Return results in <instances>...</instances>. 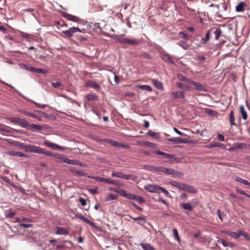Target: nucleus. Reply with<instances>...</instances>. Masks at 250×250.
Segmentation results:
<instances>
[{
	"label": "nucleus",
	"instance_id": "1",
	"mask_svg": "<svg viewBox=\"0 0 250 250\" xmlns=\"http://www.w3.org/2000/svg\"><path fill=\"white\" fill-rule=\"evenodd\" d=\"M157 173H163L165 175H171L173 176H182L183 174L175 171L174 169L166 168L164 167H155V172Z\"/></svg>",
	"mask_w": 250,
	"mask_h": 250
},
{
	"label": "nucleus",
	"instance_id": "2",
	"mask_svg": "<svg viewBox=\"0 0 250 250\" xmlns=\"http://www.w3.org/2000/svg\"><path fill=\"white\" fill-rule=\"evenodd\" d=\"M28 148L29 152L36 153L40 154H44L47 156L54 157L55 153H52L50 151H45L44 149L37 146H28Z\"/></svg>",
	"mask_w": 250,
	"mask_h": 250
},
{
	"label": "nucleus",
	"instance_id": "3",
	"mask_svg": "<svg viewBox=\"0 0 250 250\" xmlns=\"http://www.w3.org/2000/svg\"><path fill=\"white\" fill-rule=\"evenodd\" d=\"M154 152L157 155L163 156L164 157L168 159L170 162L172 163L177 160V158L173 154L165 153L159 150H156Z\"/></svg>",
	"mask_w": 250,
	"mask_h": 250
},
{
	"label": "nucleus",
	"instance_id": "4",
	"mask_svg": "<svg viewBox=\"0 0 250 250\" xmlns=\"http://www.w3.org/2000/svg\"><path fill=\"white\" fill-rule=\"evenodd\" d=\"M11 122L14 124H18L21 127L25 128L27 121L23 119L16 117H9L7 118Z\"/></svg>",
	"mask_w": 250,
	"mask_h": 250
},
{
	"label": "nucleus",
	"instance_id": "5",
	"mask_svg": "<svg viewBox=\"0 0 250 250\" xmlns=\"http://www.w3.org/2000/svg\"><path fill=\"white\" fill-rule=\"evenodd\" d=\"M81 32V30L78 27H71L69 29L62 31V33L65 35L66 37L70 38L72 37L74 34L77 32Z\"/></svg>",
	"mask_w": 250,
	"mask_h": 250
},
{
	"label": "nucleus",
	"instance_id": "6",
	"mask_svg": "<svg viewBox=\"0 0 250 250\" xmlns=\"http://www.w3.org/2000/svg\"><path fill=\"white\" fill-rule=\"evenodd\" d=\"M159 187L156 185H147L144 187V188L151 193H159Z\"/></svg>",
	"mask_w": 250,
	"mask_h": 250
},
{
	"label": "nucleus",
	"instance_id": "7",
	"mask_svg": "<svg viewBox=\"0 0 250 250\" xmlns=\"http://www.w3.org/2000/svg\"><path fill=\"white\" fill-rule=\"evenodd\" d=\"M55 160L57 162H59L60 163H68L69 159L67 158L64 155L55 153L54 155Z\"/></svg>",
	"mask_w": 250,
	"mask_h": 250
},
{
	"label": "nucleus",
	"instance_id": "8",
	"mask_svg": "<svg viewBox=\"0 0 250 250\" xmlns=\"http://www.w3.org/2000/svg\"><path fill=\"white\" fill-rule=\"evenodd\" d=\"M25 128L31 131H34L35 130H41L42 129V125H39L30 124L27 121Z\"/></svg>",
	"mask_w": 250,
	"mask_h": 250
},
{
	"label": "nucleus",
	"instance_id": "9",
	"mask_svg": "<svg viewBox=\"0 0 250 250\" xmlns=\"http://www.w3.org/2000/svg\"><path fill=\"white\" fill-rule=\"evenodd\" d=\"M171 98L174 100L178 98H182V99H185V94L181 91H176L172 92L171 93Z\"/></svg>",
	"mask_w": 250,
	"mask_h": 250
},
{
	"label": "nucleus",
	"instance_id": "10",
	"mask_svg": "<svg viewBox=\"0 0 250 250\" xmlns=\"http://www.w3.org/2000/svg\"><path fill=\"white\" fill-rule=\"evenodd\" d=\"M9 143L16 146V147H19L22 149H24L25 151H28L29 152V150L28 149V148H27V147L28 146H32V145H24L23 143H19L17 141H13V142H10L9 141Z\"/></svg>",
	"mask_w": 250,
	"mask_h": 250
},
{
	"label": "nucleus",
	"instance_id": "11",
	"mask_svg": "<svg viewBox=\"0 0 250 250\" xmlns=\"http://www.w3.org/2000/svg\"><path fill=\"white\" fill-rule=\"evenodd\" d=\"M44 144L48 147L51 148L53 149H59L63 150L64 148L57 144L48 142L45 141L44 142Z\"/></svg>",
	"mask_w": 250,
	"mask_h": 250
},
{
	"label": "nucleus",
	"instance_id": "12",
	"mask_svg": "<svg viewBox=\"0 0 250 250\" xmlns=\"http://www.w3.org/2000/svg\"><path fill=\"white\" fill-rule=\"evenodd\" d=\"M63 17L69 21H72L76 22H79L80 19L74 15H70L68 13H65L62 15Z\"/></svg>",
	"mask_w": 250,
	"mask_h": 250
},
{
	"label": "nucleus",
	"instance_id": "13",
	"mask_svg": "<svg viewBox=\"0 0 250 250\" xmlns=\"http://www.w3.org/2000/svg\"><path fill=\"white\" fill-rule=\"evenodd\" d=\"M161 58H162V59L163 61H164L166 62H167L169 63H171V64H174V63L173 61L172 60V59L170 57L169 55L168 54L164 53V54H162Z\"/></svg>",
	"mask_w": 250,
	"mask_h": 250
},
{
	"label": "nucleus",
	"instance_id": "14",
	"mask_svg": "<svg viewBox=\"0 0 250 250\" xmlns=\"http://www.w3.org/2000/svg\"><path fill=\"white\" fill-rule=\"evenodd\" d=\"M167 140L169 142H172L174 144L186 143H187V141L186 140L180 138L179 137L169 138V139H167Z\"/></svg>",
	"mask_w": 250,
	"mask_h": 250
},
{
	"label": "nucleus",
	"instance_id": "15",
	"mask_svg": "<svg viewBox=\"0 0 250 250\" xmlns=\"http://www.w3.org/2000/svg\"><path fill=\"white\" fill-rule=\"evenodd\" d=\"M183 190L191 193H196L197 192V190L196 188H193L192 186H190L187 184L185 185Z\"/></svg>",
	"mask_w": 250,
	"mask_h": 250
},
{
	"label": "nucleus",
	"instance_id": "16",
	"mask_svg": "<svg viewBox=\"0 0 250 250\" xmlns=\"http://www.w3.org/2000/svg\"><path fill=\"white\" fill-rule=\"evenodd\" d=\"M56 231L55 233L58 235H67L68 232L64 228L62 227H56Z\"/></svg>",
	"mask_w": 250,
	"mask_h": 250
},
{
	"label": "nucleus",
	"instance_id": "17",
	"mask_svg": "<svg viewBox=\"0 0 250 250\" xmlns=\"http://www.w3.org/2000/svg\"><path fill=\"white\" fill-rule=\"evenodd\" d=\"M86 85L91 88H94L96 89H100V86L98 83L91 81L86 82Z\"/></svg>",
	"mask_w": 250,
	"mask_h": 250
},
{
	"label": "nucleus",
	"instance_id": "18",
	"mask_svg": "<svg viewBox=\"0 0 250 250\" xmlns=\"http://www.w3.org/2000/svg\"><path fill=\"white\" fill-rule=\"evenodd\" d=\"M12 130H14V129L11 128L10 127L7 126L4 124L0 123V131H3L6 133H11L12 131Z\"/></svg>",
	"mask_w": 250,
	"mask_h": 250
},
{
	"label": "nucleus",
	"instance_id": "19",
	"mask_svg": "<svg viewBox=\"0 0 250 250\" xmlns=\"http://www.w3.org/2000/svg\"><path fill=\"white\" fill-rule=\"evenodd\" d=\"M170 185L176 187L178 189H182L184 188L185 184L181 183L176 181H171L170 182Z\"/></svg>",
	"mask_w": 250,
	"mask_h": 250
},
{
	"label": "nucleus",
	"instance_id": "20",
	"mask_svg": "<svg viewBox=\"0 0 250 250\" xmlns=\"http://www.w3.org/2000/svg\"><path fill=\"white\" fill-rule=\"evenodd\" d=\"M139 44V41L137 40H132L127 38L125 39L124 44H130L133 45H136Z\"/></svg>",
	"mask_w": 250,
	"mask_h": 250
},
{
	"label": "nucleus",
	"instance_id": "21",
	"mask_svg": "<svg viewBox=\"0 0 250 250\" xmlns=\"http://www.w3.org/2000/svg\"><path fill=\"white\" fill-rule=\"evenodd\" d=\"M193 85L195 86V88L199 91H206V89L204 86L200 83L194 82Z\"/></svg>",
	"mask_w": 250,
	"mask_h": 250
},
{
	"label": "nucleus",
	"instance_id": "22",
	"mask_svg": "<svg viewBox=\"0 0 250 250\" xmlns=\"http://www.w3.org/2000/svg\"><path fill=\"white\" fill-rule=\"evenodd\" d=\"M140 245L144 250H155L154 248L148 243H140Z\"/></svg>",
	"mask_w": 250,
	"mask_h": 250
},
{
	"label": "nucleus",
	"instance_id": "23",
	"mask_svg": "<svg viewBox=\"0 0 250 250\" xmlns=\"http://www.w3.org/2000/svg\"><path fill=\"white\" fill-rule=\"evenodd\" d=\"M244 146V144L240 143H234L232 146L230 147L229 150L230 151H235L238 149H240L242 148V146Z\"/></svg>",
	"mask_w": 250,
	"mask_h": 250
},
{
	"label": "nucleus",
	"instance_id": "24",
	"mask_svg": "<svg viewBox=\"0 0 250 250\" xmlns=\"http://www.w3.org/2000/svg\"><path fill=\"white\" fill-rule=\"evenodd\" d=\"M98 181L103 182L108 184L115 185V183L114 180H110L106 178H104L98 176V178H96Z\"/></svg>",
	"mask_w": 250,
	"mask_h": 250
},
{
	"label": "nucleus",
	"instance_id": "25",
	"mask_svg": "<svg viewBox=\"0 0 250 250\" xmlns=\"http://www.w3.org/2000/svg\"><path fill=\"white\" fill-rule=\"evenodd\" d=\"M68 164L75 165V166L78 165L82 167H85L86 166L84 164L81 163V162H80L79 161H78L77 160H70V159H69Z\"/></svg>",
	"mask_w": 250,
	"mask_h": 250
},
{
	"label": "nucleus",
	"instance_id": "26",
	"mask_svg": "<svg viewBox=\"0 0 250 250\" xmlns=\"http://www.w3.org/2000/svg\"><path fill=\"white\" fill-rule=\"evenodd\" d=\"M240 111L241 114L242 119L244 120H247L248 118L247 113L243 105H241L240 106Z\"/></svg>",
	"mask_w": 250,
	"mask_h": 250
},
{
	"label": "nucleus",
	"instance_id": "27",
	"mask_svg": "<svg viewBox=\"0 0 250 250\" xmlns=\"http://www.w3.org/2000/svg\"><path fill=\"white\" fill-rule=\"evenodd\" d=\"M85 98L88 101L92 100H97V96L93 93L87 94L85 96Z\"/></svg>",
	"mask_w": 250,
	"mask_h": 250
},
{
	"label": "nucleus",
	"instance_id": "28",
	"mask_svg": "<svg viewBox=\"0 0 250 250\" xmlns=\"http://www.w3.org/2000/svg\"><path fill=\"white\" fill-rule=\"evenodd\" d=\"M215 147H219L222 148H224L225 146L224 144H221L220 143H211L208 145L209 148H213Z\"/></svg>",
	"mask_w": 250,
	"mask_h": 250
},
{
	"label": "nucleus",
	"instance_id": "29",
	"mask_svg": "<svg viewBox=\"0 0 250 250\" xmlns=\"http://www.w3.org/2000/svg\"><path fill=\"white\" fill-rule=\"evenodd\" d=\"M113 146L117 147H122L126 149H128L129 148V146L119 143V142L116 141H115V142L113 143Z\"/></svg>",
	"mask_w": 250,
	"mask_h": 250
},
{
	"label": "nucleus",
	"instance_id": "30",
	"mask_svg": "<svg viewBox=\"0 0 250 250\" xmlns=\"http://www.w3.org/2000/svg\"><path fill=\"white\" fill-rule=\"evenodd\" d=\"M147 134L149 136H151L153 138H156V139H159L160 137V134L158 132H154L153 131H151V130H149Z\"/></svg>",
	"mask_w": 250,
	"mask_h": 250
},
{
	"label": "nucleus",
	"instance_id": "31",
	"mask_svg": "<svg viewBox=\"0 0 250 250\" xmlns=\"http://www.w3.org/2000/svg\"><path fill=\"white\" fill-rule=\"evenodd\" d=\"M227 234L233 238L237 239L240 237V230L237 232H228Z\"/></svg>",
	"mask_w": 250,
	"mask_h": 250
},
{
	"label": "nucleus",
	"instance_id": "32",
	"mask_svg": "<svg viewBox=\"0 0 250 250\" xmlns=\"http://www.w3.org/2000/svg\"><path fill=\"white\" fill-rule=\"evenodd\" d=\"M153 83L154 84L155 87L159 89H163V86L162 83L157 80H153Z\"/></svg>",
	"mask_w": 250,
	"mask_h": 250
},
{
	"label": "nucleus",
	"instance_id": "33",
	"mask_svg": "<svg viewBox=\"0 0 250 250\" xmlns=\"http://www.w3.org/2000/svg\"><path fill=\"white\" fill-rule=\"evenodd\" d=\"M180 207L185 210H188L189 211L192 210L193 207L189 203H183L180 205Z\"/></svg>",
	"mask_w": 250,
	"mask_h": 250
},
{
	"label": "nucleus",
	"instance_id": "34",
	"mask_svg": "<svg viewBox=\"0 0 250 250\" xmlns=\"http://www.w3.org/2000/svg\"><path fill=\"white\" fill-rule=\"evenodd\" d=\"M245 3L244 2H240L239 3L235 8V10L237 12H240L244 11V7Z\"/></svg>",
	"mask_w": 250,
	"mask_h": 250
},
{
	"label": "nucleus",
	"instance_id": "35",
	"mask_svg": "<svg viewBox=\"0 0 250 250\" xmlns=\"http://www.w3.org/2000/svg\"><path fill=\"white\" fill-rule=\"evenodd\" d=\"M123 179L131 180L135 181L137 179V177L133 175H123Z\"/></svg>",
	"mask_w": 250,
	"mask_h": 250
},
{
	"label": "nucleus",
	"instance_id": "36",
	"mask_svg": "<svg viewBox=\"0 0 250 250\" xmlns=\"http://www.w3.org/2000/svg\"><path fill=\"white\" fill-rule=\"evenodd\" d=\"M22 68L23 69H25L26 70H27V71H29L32 72H35V68L33 66H31L28 64H23Z\"/></svg>",
	"mask_w": 250,
	"mask_h": 250
},
{
	"label": "nucleus",
	"instance_id": "37",
	"mask_svg": "<svg viewBox=\"0 0 250 250\" xmlns=\"http://www.w3.org/2000/svg\"><path fill=\"white\" fill-rule=\"evenodd\" d=\"M210 30H209L206 34V36L205 38H203L201 39V43H206L207 41H208L209 39H210Z\"/></svg>",
	"mask_w": 250,
	"mask_h": 250
},
{
	"label": "nucleus",
	"instance_id": "38",
	"mask_svg": "<svg viewBox=\"0 0 250 250\" xmlns=\"http://www.w3.org/2000/svg\"><path fill=\"white\" fill-rule=\"evenodd\" d=\"M230 124L231 125H236L235 123V118L233 115V111H231L229 114V118Z\"/></svg>",
	"mask_w": 250,
	"mask_h": 250
},
{
	"label": "nucleus",
	"instance_id": "39",
	"mask_svg": "<svg viewBox=\"0 0 250 250\" xmlns=\"http://www.w3.org/2000/svg\"><path fill=\"white\" fill-rule=\"evenodd\" d=\"M20 113H21L26 116H30L32 117H37V115L30 113L28 111H25L24 110L20 109L19 110Z\"/></svg>",
	"mask_w": 250,
	"mask_h": 250
},
{
	"label": "nucleus",
	"instance_id": "40",
	"mask_svg": "<svg viewBox=\"0 0 250 250\" xmlns=\"http://www.w3.org/2000/svg\"><path fill=\"white\" fill-rule=\"evenodd\" d=\"M139 88L142 90H146L147 91H152L151 87L148 85H140L139 86Z\"/></svg>",
	"mask_w": 250,
	"mask_h": 250
},
{
	"label": "nucleus",
	"instance_id": "41",
	"mask_svg": "<svg viewBox=\"0 0 250 250\" xmlns=\"http://www.w3.org/2000/svg\"><path fill=\"white\" fill-rule=\"evenodd\" d=\"M70 171L73 173H76L81 176H86L87 175L86 173L83 171H79L74 169H70Z\"/></svg>",
	"mask_w": 250,
	"mask_h": 250
},
{
	"label": "nucleus",
	"instance_id": "42",
	"mask_svg": "<svg viewBox=\"0 0 250 250\" xmlns=\"http://www.w3.org/2000/svg\"><path fill=\"white\" fill-rule=\"evenodd\" d=\"M144 169L149 171L155 172V167L150 165H145Z\"/></svg>",
	"mask_w": 250,
	"mask_h": 250
},
{
	"label": "nucleus",
	"instance_id": "43",
	"mask_svg": "<svg viewBox=\"0 0 250 250\" xmlns=\"http://www.w3.org/2000/svg\"><path fill=\"white\" fill-rule=\"evenodd\" d=\"M117 198V195L116 194H110L108 195L105 199L106 201H109L114 200Z\"/></svg>",
	"mask_w": 250,
	"mask_h": 250
},
{
	"label": "nucleus",
	"instance_id": "44",
	"mask_svg": "<svg viewBox=\"0 0 250 250\" xmlns=\"http://www.w3.org/2000/svg\"><path fill=\"white\" fill-rule=\"evenodd\" d=\"M173 233V237L175 240L178 241V242H180V239L178 235V230L176 229H172Z\"/></svg>",
	"mask_w": 250,
	"mask_h": 250
},
{
	"label": "nucleus",
	"instance_id": "45",
	"mask_svg": "<svg viewBox=\"0 0 250 250\" xmlns=\"http://www.w3.org/2000/svg\"><path fill=\"white\" fill-rule=\"evenodd\" d=\"M177 44L185 50H187L188 48V45L185 42L180 41Z\"/></svg>",
	"mask_w": 250,
	"mask_h": 250
},
{
	"label": "nucleus",
	"instance_id": "46",
	"mask_svg": "<svg viewBox=\"0 0 250 250\" xmlns=\"http://www.w3.org/2000/svg\"><path fill=\"white\" fill-rule=\"evenodd\" d=\"M114 191L118 193L122 196L126 198L127 194L124 190L122 189H119L118 190H114Z\"/></svg>",
	"mask_w": 250,
	"mask_h": 250
},
{
	"label": "nucleus",
	"instance_id": "47",
	"mask_svg": "<svg viewBox=\"0 0 250 250\" xmlns=\"http://www.w3.org/2000/svg\"><path fill=\"white\" fill-rule=\"evenodd\" d=\"M124 174L122 172H113L111 174L112 176L113 177H116L119 178L123 179Z\"/></svg>",
	"mask_w": 250,
	"mask_h": 250
},
{
	"label": "nucleus",
	"instance_id": "48",
	"mask_svg": "<svg viewBox=\"0 0 250 250\" xmlns=\"http://www.w3.org/2000/svg\"><path fill=\"white\" fill-rule=\"evenodd\" d=\"M235 180L237 182H238L241 184H242L243 185H247V186L248 185V182H249L247 180L243 179L239 177H236L235 178Z\"/></svg>",
	"mask_w": 250,
	"mask_h": 250
},
{
	"label": "nucleus",
	"instance_id": "49",
	"mask_svg": "<svg viewBox=\"0 0 250 250\" xmlns=\"http://www.w3.org/2000/svg\"><path fill=\"white\" fill-rule=\"evenodd\" d=\"M221 30L220 28H216L214 31V34L215 35V38L216 40H218L219 37L221 35Z\"/></svg>",
	"mask_w": 250,
	"mask_h": 250
},
{
	"label": "nucleus",
	"instance_id": "50",
	"mask_svg": "<svg viewBox=\"0 0 250 250\" xmlns=\"http://www.w3.org/2000/svg\"><path fill=\"white\" fill-rule=\"evenodd\" d=\"M35 72L45 74H47L48 73V70L46 69H42V68H35Z\"/></svg>",
	"mask_w": 250,
	"mask_h": 250
},
{
	"label": "nucleus",
	"instance_id": "51",
	"mask_svg": "<svg viewBox=\"0 0 250 250\" xmlns=\"http://www.w3.org/2000/svg\"><path fill=\"white\" fill-rule=\"evenodd\" d=\"M135 201H137L139 203L142 204L145 202V199L141 196H136L135 200Z\"/></svg>",
	"mask_w": 250,
	"mask_h": 250
},
{
	"label": "nucleus",
	"instance_id": "52",
	"mask_svg": "<svg viewBox=\"0 0 250 250\" xmlns=\"http://www.w3.org/2000/svg\"><path fill=\"white\" fill-rule=\"evenodd\" d=\"M243 236L247 240H250V237L248 234L244 231L240 230V236Z\"/></svg>",
	"mask_w": 250,
	"mask_h": 250
},
{
	"label": "nucleus",
	"instance_id": "53",
	"mask_svg": "<svg viewBox=\"0 0 250 250\" xmlns=\"http://www.w3.org/2000/svg\"><path fill=\"white\" fill-rule=\"evenodd\" d=\"M87 224L89 225L93 229H99V228L97 226V225H96V224L94 222H93L89 220L88 221Z\"/></svg>",
	"mask_w": 250,
	"mask_h": 250
},
{
	"label": "nucleus",
	"instance_id": "54",
	"mask_svg": "<svg viewBox=\"0 0 250 250\" xmlns=\"http://www.w3.org/2000/svg\"><path fill=\"white\" fill-rule=\"evenodd\" d=\"M16 156H18V157H25V158H28L29 157V156L25 154H24L21 152H17L16 151Z\"/></svg>",
	"mask_w": 250,
	"mask_h": 250
},
{
	"label": "nucleus",
	"instance_id": "55",
	"mask_svg": "<svg viewBox=\"0 0 250 250\" xmlns=\"http://www.w3.org/2000/svg\"><path fill=\"white\" fill-rule=\"evenodd\" d=\"M159 190H160L161 192L163 193L166 196H168L169 192L164 188L159 187Z\"/></svg>",
	"mask_w": 250,
	"mask_h": 250
},
{
	"label": "nucleus",
	"instance_id": "56",
	"mask_svg": "<svg viewBox=\"0 0 250 250\" xmlns=\"http://www.w3.org/2000/svg\"><path fill=\"white\" fill-rule=\"evenodd\" d=\"M77 217L81 219L83 222L87 223L88 221L89 220L88 219H87L86 217H85L84 216L82 215H78L77 216Z\"/></svg>",
	"mask_w": 250,
	"mask_h": 250
},
{
	"label": "nucleus",
	"instance_id": "57",
	"mask_svg": "<svg viewBox=\"0 0 250 250\" xmlns=\"http://www.w3.org/2000/svg\"><path fill=\"white\" fill-rule=\"evenodd\" d=\"M217 243H221L224 247H227V244H228V241H226L224 240H223V239H218L217 241Z\"/></svg>",
	"mask_w": 250,
	"mask_h": 250
},
{
	"label": "nucleus",
	"instance_id": "58",
	"mask_svg": "<svg viewBox=\"0 0 250 250\" xmlns=\"http://www.w3.org/2000/svg\"><path fill=\"white\" fill-rule=\"evenodd\" d=\"M205 59L206 58L204 56H197L195 58V60L200 62H203Z\"/></svg>",
	"mask_w": 250,
	"mask_h": 250
},
{
	"label": "nucleus",
	"instance_id": "59",
	"mask_svg": "<svg viewBox=\"0 0 250 250\" xmlns=\"http://www.w3.org/2000/svg\"><path fill=\"white\" fill-rule=\"evenodd\" d=\"M179 35L181 38H184L187 40L188 39V35L187 34L184 33L183 32H180L179 33Z\"/></svg>",
	"mask_w": 250,
	"mask_h": 250
},
{
	"label": "nucleus",
	"instance_id": "60",
	"mask_svg": "<svg viewBox=\"0 0 250 250\" xmlns=\"http://www.w3.org/2000/svg\"><path fill=\"white\" fill-rule=\"evenodd\" d=\"M138 223L140 225H144L146 222V219L142 217H138Z\"/></svg>",
	"mask_w": 250,
	"mask_h": 250
},
{
	"label": "nucleus",
	"instance_id": "61",
	"mask_svg": "<svg viewBox=\"0 0 250 250\" xmlns=\"http://www.w3.org/2000/svg\"><path fill=\"white\" fill-rule=\"evenodd\" d=\"M125 38H123L121 36L118 35L116 40H117L118 42H119L122 44H124V42H125Z\"/></svg>",
	"mask_w": 250,
	"mask_h": 250
},
{
	"label": "nucleus",
	"instance_id": "62",
	"mask_svg": "<svg viewBox=\"0 0 250 250\" xmlns=\"http://www.w3.org/2000/svg\"><path fill=\"white\" fill-rule=\"evenodd\" d=\"M21 35L22 38L27 39H29V37H30V35L29 34L24 33L23 32H21Z\"/></svg>",
	"mask_w": 250,
	"mask_h": 250
},
{
	"label": "nucleus",
	"instance_id": "63",
	"mask_svg": "<svg viewBox=\"0 0 250 250\" xmlns=\"http://www.w3.org/2000/svg\"><path fill=\"white\" fill-rule=\"evenodd\" d=\"M136 195L131 193H128L126 196V198L130 200H135Z\"/></svg>",
	"mask_w": 250,
	"mask_h": 250
},
{
	"label": "nucleus",
	"instance_id": "64",
	"mask_svg": "<svg viewBox=\"0 0 250 250\" xmlns=\"http://www.w3.org/2000/svg\"><path fill=\"white\" fill-rule=\"evenodd\" d=\"M178 78L180 80L185 82H186L188 80L187 78L181 75H178Z\"/></svg>",
	"mask_w": 250,
	"mask_h": 250
}]
</instances>
